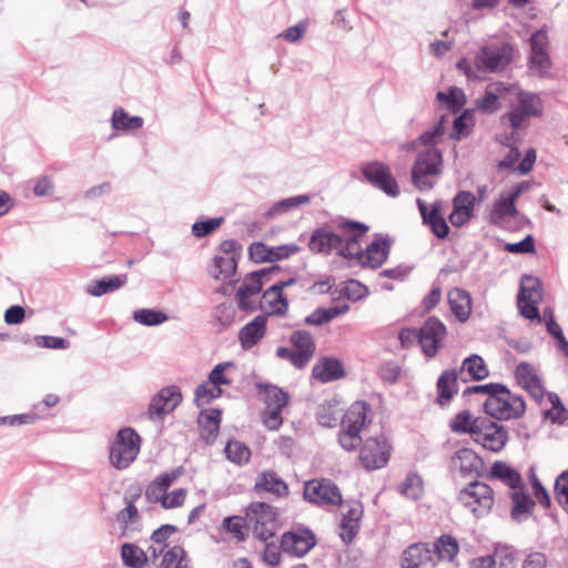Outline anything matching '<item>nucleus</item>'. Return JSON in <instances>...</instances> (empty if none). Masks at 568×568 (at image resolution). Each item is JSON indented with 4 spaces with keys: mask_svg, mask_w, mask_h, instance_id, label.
I'll return each mask as SVG.
<instances>
[{
    "mask_svg": "<svg viewBox=\"0 0 568 568\" xmlns=\"http://www.w3.org/2000/svg\"><path fill=\"white\" fill-rule=\"evenodd\" d=\"M500 100L509 108L501 121L509 123L511 132L508 140L513 142L519 139L520 133H525L531 118L542 114L544 104L540 97L537 93L524 91L517 84L505 85L499 82Z\"/></svg>",
    "mask_w": 568,
    "mask_h": 568,
    "instance_id": "f257e3e1",
    "label": "nucleus"
},
{
    "mask_svg": "<svg viewBox=\"0 0 568 568\" xmlns=\"http://www.w3.org/2000/svg\"><path fill=\"white\" fill-rule=\"evenodd\" d=\"M499 481L509 488L511 520L515 523L527 520L534 513L536 501L527 491L520 473L506 463L499 462Z\"/></svg>",
    "mask_w": 568,
    "mask_h": 568,
    "instance_id": "f03ea898",
    "label": "nucleus"
},
{
    "mask_svg": "<svg viewBox=\"0 0 568 568\" xmlns=\"http://www.w3.org/2000/svg\"><path fill=\"white\" fill-rule=\"evenodd\" d=\"M443 172V154L437 148H426L417 153L412 168V183L422 192L432 190Z\"/></svg>",
    "mask_w": 568,
    "mask_h": 568,
    "instance_id": "7ed1b4c3",
    "label": "nucleus"
},
{
    "mask_svg": "<svg viewBox=\"0 0 568 568\" xmlns=\"http://www.w3.org/2000/svg\"><path fill=\"white\" fill-rule=\"evenodd\" d=\"M369 405L364 400L354 402L345 412L341 430L338 433V443L346 452H355L361 444V432L368 425Z\"/></svg>",
    "mask_w": 568,
    "mask_h": 568,
    "instance_id": "20e7f679",
    "label": "nucleus"
},
{
    "mask_svg": "<svg viewBox=\"0 0 568 568\" xmlns=\"http://www.w3.org/2000/svg\"><path fill=\"white\" fill-rule=\"evenodd\" d=\"M248 528L255 538L267 541L275 536L278 527L277 508L264 503L252 501L244 510Z\"/></svg>",
    "mask_w": 568,
    "mask_h": 568,
    "instance_id": "39448f33",
    "label": "nucleus"
},
{
    "mask_svg": "<svg viewBox=\"0 0 568 568\" xmlns=\"http://www.w3.org/2000/svg\"><path fill=\"white\" fill-rule=\"evenodd\" d=\"M291 347L280 346L276 356L288 361L296 368H304L313 359L316 353V344L311 333L294 331L290 336Z\"/></svg>",
    "mask_w": 568,
    "mask_h": 568,
    "instance_id": "423d86ee",
    "label": "nucleus"
},
{
    "mask_svg": "<svg viewBox=\"0 0 568 568\" xmlns=\"http://www.w3.org/2000/svg\"><path fill=\"white\" fill-rule=\"evenodd\" d=\"M141 448V437L130 427L118 432L110 446L109 459L116 469L128 468L136 458Z\"/></svg>",
    "mask_w": 568,
    "mask_h": 568,
    "instance_id": "0eeeda50",
    "label": "nucleus"
},
{
    "mask_svg": "<svg viewBox=\"0 0 568 568\" xmlns=\"http://www.w3.org/2000/svg\"><path fill=\"white\" fill-rule=\"evenodd\" d=\"M361 443V446L358 445V462L364 469L377 470L388 464L393 447L385 436L368 437Z\"/></svg>",
    "mask_w": 568,
    "mask_h": 568,
    "instance_id": "6e6552de",
    "label": "nucleus"
},
{
    "mask_svg": "<svg viewBox=\"0 0 568 568\" xmlns=\"http://www.w3.org/2000/svg\"><path fill=\"white\" fill-rule=\"evenodd\" d=\"M458 499L476 517L488 515L495 501L493 488L481 481H473L462 489Z\"/></svg>",
    "mask_w": 568,
    "mask_h": 568,
    "instance_id": "1a4fd4ad",
    "label": "nucleus"
},
{
    "mask_svg": "<svg viewBox=\"0 0 568 568\" xmlns=\"http://www.w3.org/2000/svg\"><path fill=\"white\" fill-rule=\"evenodd\" d=\"M304 498L316 506H339L343 495L339 487L328 478H315L304 485Z\"/></svg>",
    "mask_w": 568,
    "mask_h": 568,
    "instance_id": "9d476101",
    "label": "nucleus"
},
{
    "mask_svg": "<svg viewBox=\"0 0 568 568\" xmlns=\"http://www.w3.org/2000/svg\"><path fill=\"white\" fill-rule=\"evenodd\" d=\"M332 227L338 232L341 239L339 255L355 258L359 255L361 240L368 232L366 224L354 221H332Z\"/></svg>",
    "mask_w": 568,
    "mask_h": 568,
    "instance_id": "9b49d317",
    "label": "nucleus"
},
{
    "mask_svg": "<svg viewBox=\"0 0 568 568\" xmlns=\"http://www.w3.org/2000/svg\"><path fill=\"white\" fill-rule=\"evenodd\" d=\"M264 395L263 424L270 430H277L283 424L282 410L288 404V394L277 386L267 385Z\"/></svg>",
    "mask_w": 568,
    "mask_h": 568,
    "instance_id": "f8f14e48",
    "label": "nucleus"
},
{
    "mask_svg": "<svg viewBox=\"0 0 568 568\" xmlns=\"http://www.w3.org/2000/svg\"><path fill=\"white\" fill-rule=\"evenodd\" d=\"M525 133H520L519 139L515 140L514 142L511 140H508L510 138V133H505L504 140L500 141L505 149H508L507 154L504 156L501 161H499V169L506 168V169H513L514 171L520 173V174H527L531 171L534 163L536 161V150L532 148H529L524 159H520V151H519V143L523 140Z\"/></svg>",
    "mask_w": 568,
    "mask_h": 568,
    "instance_id": "ddd939ff",
    "label": "nucleus"
},
{
    "mask_svg": "<svg viewBox=\"0 0 568 568\" xmlns=\"http://www.w3.org/2000/svg\"><path fill=\"white\" fill-rule=\"evenodd\" d=\"M457 68L468 79L486 80L487 74L494 73L497 70V49L484 47L476 55L475 68L470 65L466 58L457 62Z\"/></svg>",
    "mask_w": 568,
    "mask_h": 568,
    "instance_id": "4468645a",
    "label": "nucleus"
},
{
    "mask_svg": "<svg viewBox=\"0 0 568 568\" xmlns=\"http://www.w3.org/2000/svg\"><path fill=\"white\" fill-rule=\"evenodd\" d=\"M362 173L373 186L387 195L393 197L399 195V185L387 164L371 162L362 168Z\"/></svg>",
    "mask_w": 568,
    "mask_h": 568,
    "instance_id": "2eb2a0df",
    "label": "nucleus"
},
{
    "mask_svg": "<svg viewBox=\"0 0 568 568\" xmlns=\"http://www.w3.org/2000/svg\"><path fill=\"white\" fill-rule=\"evenodd\" d=\"M525 189L527 185L520 183L507 197H499V229L514 231L523 226V217L516 210L515 202Z\"/></svg>",
    "mask_w": 568,
    "mask_h": 568,
    "instance_id": "dca6fc26",
    "label": "nucleus"
},
{
    "mask_svg": "<svg viewBox=\"0 0 568 568\" xmlns=\"http://www.w3.org/2000/svg\"><path fill=\"white\" fill-rule=\"evenodd\" d=\"M399 565L402 568H436L437 561L429 544L415 542L403 551Z\"/></svg>",
    "mask_w": 568,
    "mask_h": 568,
    "instance_id": "f3484780",
    "label": "nucleus"
},
{
    "mask_svg": "<svg viewBox=\"0 0 568 568\" xmlns=\"http://www.w3.org/2000/svg\"><path fill=\"white\" fill-rule=\"evenodd\" d=\"M446 335L445 325L437 318H428L418 332V342L424 354L433 357Z\"/></svg>",
    "mask_w": 568,
    "mask_h": 568,
    "instance_id": "a211bd4d",
    "label": "nucleus"
},
{
    "mask_svg": "<svg viewBox=\"0 0 568 568\" xmlns=\"http://www.w3.org/2000/svg\"><path fill=\"white\" fill-rule=\"evenodd\" d=\"M530 70L538 73L539 75L546 74L551 65L547 48H548V36L544 30L536 31L530 38Z\"/></svg>",
    "mask_w": 568,
    "mask_h": 568,
    "instance_id": "6ab92c4d",
    "label": "nucleus"
},
{
    "mask_svg": "<svg viewBox=\"0 0 568 568\" xmlns=\"http://www.w3.org/2000/svg\"><path fill=\"white\" fill-rule=\"evenodd\" d=\"M295 283V280L291 278L285 282H280L267 288L261 301V307L266 312L267 315H285L288 310V301L284 295L283 290Z\"/></svg>",
    "mask_w": 568,
    "mask_h": 568,
    "instance_id": "aec40b11",
    "label": "nucleus"
},
{
    "mask_svg": "<svg viewBox=\"0 0 568 568\" xmlns=\"http://www.w3.org/2000/svg\"><path fill=\"white\" fill-rule=\"evenodd\" d=\"M315 544L316 539L310 530L288 531L282 536L281 548L284 552L303 557Z\"/></svg>",
    "mask_w": 568,
    "mask_h": 568,
    "instance_id": "412c9836",
    "label": "nucleus"
},
{
    "mask_svg": "<svg viewBox=\"0 0 568 568\" xmlns=\"http://www.w3.org/2000/svg\"><path fill=\"white\" fill-rule=\"evenodd\" d=\"M308 247L316 254H329L332 251H336L339 255L341 239L338 232L332 227V223L328 226L316 229L311 235Z\"/></svg>",
    "mask_w": 568,
    "mask_h": 568,
    "instance_id": "4be33fe9",
    "label": "nucleus"
},
{
    "mask_svg": "<svg viewBox=\"0 0 568 568\" xmlns=\"http://www.w3.org/2000/svg\"><path fill=\"white\" fill-rule=\"evenodd\" d=\"M181 394L176 387L162 388L151 400L149 415L151 418H162L173 412L181 402Z\"/></svg>",
    "mask_w": 568,
    "mask_h": 568,
    "instance_id": "5701e85b",
    "label": "nucleus"
},
{
    "mask_svg": "<svg viewBox=\"0 0 568 568\" xmlns=\"http://www.w3.org/2000/svg\"><path fill=\"white\" fill-rule=\"evenodd\" d=\"M183 474V468L178 467L171 471L156 476L145 489V498L149 503L160 504L168 494L169 487Z\"/></svg>",
    "mask_w": 568,
    "mask_h": 568,
    "instance_id": "b1692460",
    "label": "nucleus"
},
{
    "mask_svg": "<svg viewBox=\"0 0 568 568\" xmlns=\"http://www.w3.org/2000/svg\"><path fill=\"white\" fill-rule=\"evenodd\" d=\"M526 410L521 396L513 395L506 386L499 384V420L520 418Z\"/></svg>",
    "mask_w": 568,
    "mask_h": 568,
    "instance_id": "393cba45",
    "label": "nucleus"
},
{
    "mask_svg": "<svg viewBox=\"0 0 568 568\" xmlns=\"http://www.w3.org/2000/svg\"><path fill=\"white\" fill-rule=\"evenodd\" d=\"M417 205L423 217V222L430 227L432 232L438 239L447 237L449 226L440 212V205L433 204L432 207L428 209L426 203L420 199H417Z\"/></svg>",
    "mask_w": 568,
    "mask_h": 568,
    "instance_id": "a878e982",
    "label": "nucleus"
},
{
    "mask_svg": "<svg viewBox=\"0 0 568 568\" xmlns=\"http://www.w3.org/2000/svg\"><path fill=\"white\" fill-rule=\"evenodd\" d=\"M267 315H257L253 321L244 325L239 332V342L243 349L255 346L265 336Z\"/></svg>",
    "mask_w": 568,
    "mask_h": 568,
    "instance_id": "bb28decb",
    "label": "nucleus"
},
{
    "mask_svg": "<svg viewBox=\"0 0 568 568\" xmlns=\"http://www.w3.org/2000/svg\"><path fill=\"white\" fill-rule=\"evenodd\" d=\"M516 379L519 385L526 389L536 400L544 398L545 389L535 368L528 363H520L515 372Z\"/></svg>",
    "mask_w": 568,
    "mask_h": 568,
    "instance_id": "cd10ccee",
    "label": "nucleus"
},
{
    "mask_svg": "<svg viewBox=\"0 0 568 568\" xmlns=\"http://www.w3.org/2000/svg\"><path fill=\"white\" fill-rule=\"evenodd\" d=\"M389 254V243L387 240L377 239L373 241L365 251H359V255H356L363 266H369L377 268L384 264Z\"/></svg>",
    "mask_w": 568,
    "mask_h": 568,
    "instance_id": "c85d7f7f",
    "label": "nucleus"
},
{
    "mask_svg": "<svg viewBox=\"0 0 568 568\" xmlns=\"http://www.w3.org/2000/svg\"><path fill=\"white\" fill-rule=\"evenodd\" d=\"M150 559L156 568H192L186 550L180 545H173L168 551Z\"/></svg>",
    "mask_w": 568,
    "mask_h": 568,
    "instance_id": "c756f323",
    "label": "nucleus"
},
{
    "mask_svg": "<svg viewBox=\"0 0 568 568\" xmlns=\"http://www.w3.org/2000/svg\"><path fill=\"white\" fill-rule=\"evenodd\" d=\"M254 490L256 493H270L276 497L288 495L287 484L274 470H264L255 479Z\"/></svg>",
    "mask_w": 568,
    "mask_h": 568,
    "instance_id": "7c9ffc66",
    "label": "nucleus"
},
{
    "mask_svg": "<svg viewBox=\"0 0 568 568\" xmlns=\"http://www.w3.org/2000/svg\"><path fill=\"white\" fill-rule=\"evenodd\" d=\"M474 202L475 196L470 192L462 191L454 197L453 212L449 215L454 226H462L471 219Z\"/></svg>",
    "mask_w": 568,
    "mask_h": 568,
    "instance_id": "2f4dec72",
    "label": "nucleus"
},
{
    "mask_svg": "<svg viewBox=\"0 0 568 568\" xmlns=\"http://www.w3.org/2000/svg\"><path fill=\"white\" fill-rule=\"evenodd\" d=\"M474 439L484 448L497 450V422L487 417L476 418Z\"/></svg>",
    "mask_w": 568,
    "mask_h": 568,
    "instance_id": "473e14b6",
    "label": "nucleus"
},
{
    "mask_svg": "<svg viewBox=\"0 0 568 568\" xmlns=\"http://www.w3.org/2000/svg\"><path fill=\"white\" fill-rule=\"evenodd\" d=\"M433 554L436 561H443L458 566L457 556L459 554V544L452 535L444 534L439 536L433 547Z\"/></svg>",
    "mask_w": 568,
    "mask_h": 568,
    "instance_id": "72a5a7b5",
    "label": "nucleus"
},
{
    "mask_svg": "<svg viewBox=\"0 0 568 568\" xmlns=\"http://www.w3.org/2000/svg\"><path fill=\"white\" fill-rule=\"evenodd\" d=\"M342 363L333 357L321 358L312 368V376L321 383H328L344 377Z\"/></svg>",
    "mask_w": 568,
    "mask_h": 568,
    "instance_id": "f704fd0d",
    "label": "nucleus"
},
{
    "mask_svg": "<svg viewBox=\"0 0 568 568\" xmlns=\"http://www.w3.org/2000/svg\"><path fill=\"white\" fill-rule=\"evenodd\" d=\"M363 517V507L359 503H353L347 505V510L343 515L341 524V537L344 541L351 542L361 526V519Z\"/></svg>",
    "mask_w": 568,
    "mask_h": 568,
    "instance_id": "c9c22d12",
    "label": "nucleus"
},
{
    "mask_svg": "<svg viewBox=\"0 0 568 568\" xmlns=\"http://www.w3.org/2000/svg\"><path fill=\"white\" fill-rule=\"evenodd\" d=\"M489 374L484 359L478 355H470L463 361L458 377L462 382L485 379Z\"/></svg>",
    "mask_w": 568,
    "mask_h": 568,
    "instance_id": "e433bc0d",
    "label": "nucleus"
},
{
    "mask_svg": "<svg viewBox=\"0 0 568 568\" xmlns=\"http://www.w3.org/2000/svg\"><path fill=\"white\" fill-rule=\"evenodd\" d=\"M458 373L455 369H447L442 373L437 381V403L440 406L447 405L458 390Z\"/></svg>",
    "mask_w": 568,
    "mask_h": 568,
    "instance_id": "4c0bfd02",
    "label": "nucleus"
},
{
    "mask_svg": "<svg viewBox=\"0 0 568 568\" xmlns=\"http://www.w3.org/2000/svg\"><path fill=\"white\" fill-rule=\"evenodd\" d=\"M448 303L453 314L460 321L465 322L471 313V298L469 294L458 287L448 292Z\"/></svg>",
    "mask_w": 568,
    "mask_h": 568,
    "instance_id": "58836bf2",
    "label": "nucleus"
},
{
    "mask_svg": "<svg viewBox=\"0 0 568 568\" xmlns=\"http://www.w3.org/2000/svg\"><path fill=\"white\" fill-rule=\"evenodd\" d=\"M452 463L453 467L457 469L463 476L478 473L481 466V460L478 455L469 448H462L457 450L452 459Z\"/></svg>",
    "mask_w": 568,
    "mask_h": 568,
    "instance_id": "ea45409f",
    "label": "nucleus"
},
{
    "mask_svg": "<svg viewBox=\"0 0 568 568\" xmlns=\"http://www.w3.org/2000/svg\"><path fill=\"white\" fill-rule=\"evenodd\" d=\"M121 558L123 564L130 568H143L148 561H151L150 554L134 544H123L121 547Z\"/></svg>",
    "mask_w": 568,
    "mask_h": 568,
    "instance_id": "a19ab883",
    "label": "nucleus"
},
{
    "mask_svg": "<svg viewBox=\"0 0 568 568\" xmlns=\"http://www.w3.org/2000/svg\"><path fill=\"white\" fill-rule=\"evenodd\" d=\"M199 423L201 427V436L206 443H212L219 434L221 410L212 409L207 413H202L200 415Z\"/></svg>",
    "mask_w": 568,
    "mask_h": 568,
    "instance_id": "79ce46f5",
    "label": "nucleus"
},
{
    "mask_svg": "<svg viewBox=\"0 0 568 568\" xmlns=\"http://www.w3.org/2000/svg\"><path fill=\"white\" fill-rule=\"evenodd\" d=\"M176 531V528L172 525H163L153 531L151 536V545L148 548L150 557L161 555L171 546L168 544L169 538Z\"/></svg>",
    "mask_w": 568,
    "mask_h": 568,
    "instance_id": "37998d69",
    "label": "nucleus"
},
{
    "mask_svg": "<svg viewBox=\"0 0 568 568\" xmlns=\"http://www.w3.org/2000/svg\"><path fill=\"white\" fill-rule=\"evenodd\" d=\"M144 121L141 116L130 115L124 109L118 108L113 111L111 125L116 131H132L142 128Z\"/></svg>",
    "mask_w": 568,
    "mask_h": 568,
    "instance_id": "c03bdc74",
    "label": "nucleus"
},
{
    "mask_svg": "<svg viewBox=\"0 0 568 568\" xmlns=\"http://www.w3.org/2000/svg\"><path fill=\"white\" fill-rule=\"evenodd\" d=\"M348 308L347 304L336 305L328 308H317L305 318V322L311 325H323L337 316L347 313Z\"/></svg>",
    "mask_w": 568,
    "mask_h": 568,
    "instance_id": "a18cd8bd",
    "label": "nucleus"
},
{
    "mask_svg": "<svg viewBox=\"0 0 568 568\" xmlns=\"http://www.w3.org/2000/svg\"><path fill=\"white\" fill-rule=\"evenodd\" d=\"M223 529L232 536L236 541H245L248 536L247 521L245 516H230L223 519Z\"/></svg>",
    "mask_w": 568,
    "mask_h": 568,
    "instance_id": "49530a36",
    "label": "nucleus"
},
{
    "mask_svg": "<svg viewBox=\"0 0 568 568\" xmlns=\"http://www.w3.org/2000/svg\"><path fill=\"white\" fill-rule=\"evenodd\" d=\"M126 283V275H118L102 278L92 283L87 292L92 296H102L111 291L118 290Z\"/></svg>",
    "mask_w": 568,
    "mask_h": 568,
    "instance_id": "de8ad7c7",
    "label": "nucleus"
},
{
    "mask_svg": "<svg viewBox=\"0 0 568 568\" xmlns=\"http://www.w3.org/2000/svg\"><path fill=\"white\" fill-rule=\"evenodd\" d=\"M518 297H524L532 303H540L542 300L541 283L537 277L524 275L521 277Z\"/></svg>",
    "mask_w": 568,
    "mask_h": 568,
    "instance_id": "09e8293b",
    "label": "nucleus"
},
{
    "mask_svg": "<svg viewBox=\"0 0 568 568\" xmlns=\"http://www.w3.org/2000/svg\"><path fill=\"white\" fill-rule=\"evenodd\" d=\"M222 395V388L209 379L202 383L195 390V402L199 407L209 404Z\"/></svg>",
    "mask_w": 568,
    "mask_h": 568,
    "instance_id": "8fccbe9b",
    "label": "nucleus"
},
{
    "mask_svg": "<svg viewBox=\"0 0 568 568\" xmlns=\"http://www.w3.org/2000/svg\"><path fill=\"white\" fill-rule=\"evenodd\" d=\"M437 100L447 104V108L453 111H459L466 104V97L462 89L452 87L448 92H438Z\"/></svg>",
    "mask_w": 568,
    "mask_h": 568,
    "instance_id": "3c124183",
    "label": "nucleus"
},
{
    "mask_svg": "<svg viewBox=\"0 0 568 568\" xmlns=\"http://www.w3.org/2000/svg\"><path fill=\"white\" fill-rule=\"evenodd\" d=\"M528 479L532 488L535 501L539 503L545 509H549L551 507V498L547 491V489L544 487L541 481L539 480L535 468L530 467L528 471Z\"/></svg>",
    "mask_w": 568,
    "mask_h": 568,
    "instance_id": "603ef678",
    "label": "nucleus"
},
{
    "mask_svg": "<svg viewBox=\"0 0 568 568\" xmlns=\"http://www.w3.org/2000/svg\"><path fill=\"white\" fill-rule=\"evenodd\" d=\"M444 134V130L442 124L439 123L437 126H435L432 131L424 132L417 140L410 141L403 145V149L410 151L415 150L417 145H424L426 148H436V140L437 138L442 136Z\"/></svg>",
    "mask_w": 568,
    "mask_h": 568,
    "instance_id": "864d4df0",
    "label": "nucleus"
},
{
    "mask_svg": "<svg viewBox=\"0 0 568 568\" xmlns=\"http://www.w3.org/2000/svg\"><path fill=\"white\" fill-rule=\"evenodd\" d=\"M225 454L231 462L237 465L247 463L251 457L248 447L236 440L227 443L225 447Z\"/></svg>",
    "mask_w": 568,
    "mask_h": 568,
    "instance_id": "5fc2aeb1",
    "label": "nucleus"
},
{
    "mask_svg": "<svg viewBox=\"0 0 568 568\" xmlns=\"http://www.w3.org/2000/svg\"><path fill=\"white\" fill-rule=\"evenodd\" d=\"M214 271L212 272L215 278L223 276L227 278L233 275L236 268V261L234 255L216 256L213 260Z\"/></svg>",
    "mask_w": 568,
    "mask_h": 568,
    "instance_id": "6e6d98bb",
    "label": "nucleus"
},
{
    "mask_svg": "<svg viewBox=\"0 0 568 568\" xmlns=\"http://www.w3.org/2000/svg\"><path fill=\"white\" fill-rule=\"evenodd\" d=\"M402 493L410 499H418L424 493V483L420 476L409 474L402 484Z\"/></svg>",
    "mask_w": 568,
    "mask_h": 568,
    "instance_id": "4d7b16f0",
    "label": "nucleus"
},
{
    "mask_svg": "<svg viewBox=\"0 0 568 568\" xmlns=\"http://www.w3.org/2000/svg\"><path fill=\"white\" fill-rule=\"evenodd\" d=\"M310 202L308 195H297L293 197H288L275 203L270 211L267 212V216H274L276 214L287 212L293 207H296L302 204H306Z\"/></svg>",
    "mask_w": 568,
    "mask_h": 568,
    "instance_id": "13d9d810",
    "label": "nucleus"
},
{
    "mask_svg": "<svg viewBox=\"0 0 568 568\" xmlns=\"http://www.w3.org/2000/svg\"><path fill=\"white\" fill-rule=\"evenodd\" d=\"M476 419L473 418L468 410L458 413L450 424V428L456 433L474 434Z\"/></svg>",
    "mask_w": 568,
    "mask_h": 568,
    "instance_id": "bf43d9fd",
    "label": "nucleus"
},
{
    "mask_svg": "<svg viewBox=\"0 0 568 568\" xmlns=\"http://www.w3.org/2000/svg\"><path fill=\"white\" fill-rule=\"evenodd\" d=\"M134 320L140 324L152 326L166 321V315L159 311L143 308L134 313Z\"/></svg>",
    "mask_w": 568,
    "mask_h": 568,
    "instance_id": "052dcab7",
    "label": "nucleus"
},
{
    "mask_svg": "<svg viewBox=\"0 0 568 568\" xmlns=\"http://www.w3.org/2000/svg\"><path fill=\"white\" fill-rule=\"evenodd\" d=\"M555 496L559 505L568 511V470L562 471L555 481Z\"/></svg>",
    "mask_w": 568,
    "mask_h": 568,
    "instance_id": "680f3d73",
    "label": "nucleus"
},
{
    "mask_svg": "<svg viewBox=\"0 0 568 568\" xmlns=\"http://www.w3.org/2000/svg\"><path fill=\"white\" fill-rule=\"evenodd\" d=\"M223 221V217H215L195 222L192 226V233L196 237H204L217 230L222 225Z\"/></svg>",
    "mask_w": 568,
    "mask_h": 568,
    "instance_id": "e2e57ef3",
    "label": "nucleus"
},
{
    "mask_svg": "<svg viewBox=\"0 0 568 568\" xmlns=\"http://www.w3.org/2000/svg\"><path fill=\"white\" fill-rule=\"evenodd\" d=\"M549 399L552 404V408L547 412V416L552 423L564 424L568 419V410L556 394H550Z\"/></svg>",
    "mask_w": 568,
    "mask_h": 568,
    "instance_id": "0e129e2a",
    "label": "nucleus"
},
{
    "mask_svg": "<svg viewBox=\"0 0 568 568\" xmlns=\"http://www.w3.org/2000/svg\"><path fill=\"white\" fill-rule=\"evenodd\" d=\"M187 490L185 488H179L171 493H168L161 500L160 505L164 509H174L182 507L185 503Z\"/></svg>",
    "mask_w": 568,
    "mask_h": 568,
    "instance_id": "69168bd1",
    "label": "nucleus"
},
{
    "mask_svg": "<svg viewBox=\"0 0 568 568\" xmlns=\"http://www.w3.org/2000/svg\"><path fill=\"white\" fill-rule=\"evenodd\" d=\"M518 560L517 549L513 546L499 545V568H516Z\"/></svg>",
    "mask_w": 568,
    "mask_h": 568,
    "instance_id": "338daca9",
    "label": "nucleus"
},
{
    "mask_svg": "<svg viewBox=\"0 0 568 568\" xmlns=\"http://www.w3.org/2000/svg\"><path fill=\"white\" fill-rule=\"evenodd\" d=\"M231 367H233L232 363H220L212 369L209 377L213 383L219 385L220 388H222L223 385H231L232 378L227 374V369Z\"/></svg>",
    "mask_w": 568,
    "mask_h": 568,
    "instance_id": "774afa93",
    "label": "nucleus"
}]
</instances>
